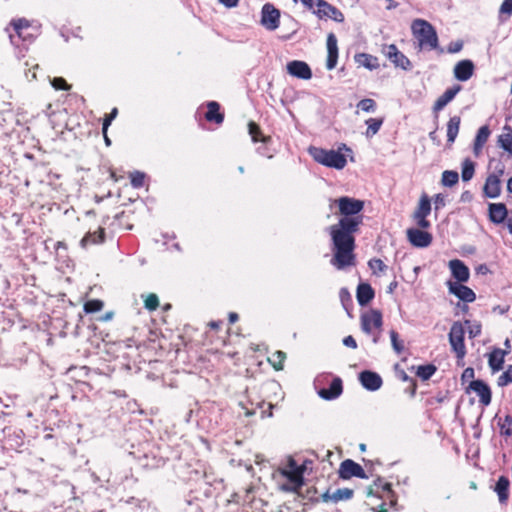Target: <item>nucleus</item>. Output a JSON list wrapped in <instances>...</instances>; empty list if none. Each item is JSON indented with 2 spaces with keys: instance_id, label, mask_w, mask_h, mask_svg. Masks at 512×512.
Listing matches in <instances>:
<instances>
[{
  "instance_id": "f257e3e1",
  "label": "nucleus",
  "mask_w": 512,
  "mask_h": 512,
  "mask_svg": "<svg viewBox=\"0 0 512 512\" xmlns=\"http://www.w3.org/2000/svg\"><path fill=\"white\" fill-rule=\"evenodd\" d=\"M338 205L339 214L342 216L337 224L329 227L332 241L333 257L331 264L338 270L355 265V237L363 222L360 212L364 208V202L348 196L334 200Z\"/></svg>"
},
{
  "instance_id": "f03ea898",
  "label": "nucleus",
  "mask_w": 512,
  "mask_h": 512,
  "mask_svg": "<svg viewBox=\"0 0 512 512\" xmlns=\"http://www.w3.org/2000/svg\"><path fill=\"white\" fill-rule=\"evenodd\" d=\"M413 37L417 40L420 50L438 48V35L435 28L424 19H415L411 24Z\"/></svg>"
},
{
  "instance_id": "7ed1b4c3",
  "label": "nucleus",
  "mask_w": 512,
  "mask_h": 512,
  "mask_svg": "<svg viewBox=\"0 0 512 512\" xmlns=\"http://www.w3.org/2000/svg\"><path fill=\"white\" fill-rule=\"evenodd\" d=\"M342 150L351 151L346 144H342L338 150H326L323 148L311 147L309 149V153L319 164L341 170L347 163L346 157L341 152Z\"/></svg>"
},
{
  "instance_id": "20e7f679",
  "label": "nucleus",
  "mask_w": 512,
  "mask_h": 512,
  "mask_svg": "<svg viewBox=\"0 0 512 512\" xmlns=\"http://www.w3.org/2000/svg\"><path fill=\"white\" fill-rule=\"evenodd\" d=\"M465 330L461 322L456 321L452 324L449 332V343L451 349L455 352L457 358L462 359L466 354V348L464 344Z\"/></svg>"
},
{
  "instance_id": "39448f33",
  "label": "nucleus",
  "mask_w": 512,
  "mask_h": 512,
  "mask_svg": "<svg viewBox=\"0 0 512 512\" xmlns=\"http://www.w3.org/2000/svg\"><path fill=\"white\" fill-rule=\"evenodd\" d=\"M431 213V201L427 194H423L420 197L418 206L413 213V219L415 220L418 227L422 229H428L431 226L430 221L426 217Z\"/></svg>"
},
{
  "instance_id": "423d86ee",
  "label": "nucleus",
  "mask_w": 512,
  "mask_h": 512,
  "mask_svg": "<svg viewBox=\"0 0 512 512\" xmlns=\"http://www.w3.org/2000/svg\"><path fill=\"white\" fill-rule=\"evenodd\" d=\"M338 475L339 478L344 480H348L352 477H358L361 479L368 478L362 466L351 459H346L341 462Z\"/></svg>"
},
{
  "instance_id": "0eeeda50",
  "label": "nucleus",
  "mask_w": 512,
  "mask_h": 512,
  "mask_svg": "<svg viewBox=\"0 0 512 512\" xmlns=\"http://www.w3.org/2000/svg\"><path fill=\"white\" fill-rule=\"evenodd\" d=\"M382 52L395 67H399L403 70H409L411 68L410 60L398 50L395 44L384 45Z\"/></svg>"
},
{
  "instance_id": "6e6552de",
  "label": "nucleus",
  "mask_w": 512,
  "mask_h": 512,
  "mask_svg": "<svg viewBox=\"0 0 512 512\" xmlns=\"http://www.w3.org/2000/svg\"><path fill=\"white\" fill-rule=\"evenodd\" d=\"M280 11L272 4L266 3L261 11V24L270 31H274L279 27Z\"/></svg>"
},
{
  "instance_id": "1a4fd4ad",
  "label": "nucleus",
  "mask_w": 512,
  "mask_h": 512,
  "mask_svg": "<svg viewBox=\"0 0 512 512\" xmlns=\"http://www.w3.org/2000/svg\"><path fill=\"white\" fill-rule=\"evenodd\" d=\"M320 19L331 18L336 22H343V13L325 0H318L317 9L313 11Z\"/></svg>"
},
{
  "instance_id": "9d476101",
  "label": "nucleus",
  "mask_w": 512,
  "mask_h": 512,
  "mask_svg": "<svg viewBox=\"0 0 512 512\" xmlns=\"http://www.w3.org/2000/svg\"><path fill=\"white\" fill-rule=\"evenodd\" d=\"M281 474L289 480V484L282 485L281 489L286 492H296L302 485L303 481V469H282Z\"/></svg>"
},
{
  "instance_id": "9b49d317",
  "label": "nucleus",
  "mask_w": 512,
  "mask_h": 512,
  "mask_svg": "<svg viewBox=\"0 0 512 512\" xmlns=\"http://www.w3.org/2000/svg\"><path fill=\"white\" fill-rule=\"evenodd\" d=\"M409 242L418 248L428 247L433 240L432 234L417 228H409L406 231Z\"/></svg>"
},
{
  "instance_id": "f8f14e48",
  "label": "nucleus",
  "mask_w": 512,
  "mask_h": 512,
  "mask_svg": "<svg viewBox=\"0 0 512 512\" xmlns=\"http://www.w3.org/2000/svg\"><path fill=\"white\" fill-rule=\"evenodd\" d=\"M382 314L379 310H371L361 316V328L363 332L370 334L372 328H381Z\"/></svg>"
},
{
  "instance_id": "ddd939ff",
  "label": "nucleus",
  "mask_w": 512,
  "mask_h": 512,
  "mask_svg": "<svg viewBox=\"0 0 512 512\" xmlns=\"http://www.w3.org/2000/svg\"><path fill=\"white\" fill-rule=\"evenodd\" d=\"M287 71L290 75L299 79L308 80L312 77V71L306 62L294 60L287 64Z\"/></svg>"
},
{
  "instance_id": "4468645a",
  "label": "nucleus",
  "mask_w": 512,
  "mask_h": 512,
  "mask_svg": "<svg viewBox=\"0 0 512 512\" xmlns=\"http://www.w3.org/2000/svg\"><path fill=\"white\" fill-rule=\"evenodd\" d=\"M469 388L479 396V402L484 406L491 403V389L482 380H473L469 384Z\"/></svg>"
},
{
  "instance_id": "2eb2a0df",
  "label": "nucleus",
  "mask_w": 512,
  "mask_h": 512,
  "mask_svg": "<svg viewBox=\"0 0 512 512\" xmlns=\"http://www.w3.org/2000/svg\"><path fill=\"white\" fill-rule=\"evenodd\" d=\"M474 69V63L471 60H461L454 66V77L458 81H467L472 77Z\"/></svg>"
},
{
  "instance_id": "dca6fc26",
  "label": "nucleus",
  "mask_w": 512,
  "mask_h": 512,
  "mask_svg": "<svg viewBox=\"0 0 512 512\" xmlns=\"http://www.w3.org/2000/svg\"><path fill=\"white\" fill-rule=\"evenodd\" d=\"M362 386L369 391H376L382 386V378L372 371H363L359 375Z\"/></svg>"
},
{
  "instance_id": "f3484780",
  "label": "nucleus",
  "mask_w": 512,
  "mask_h": 512,
  "mask_svg": "<svg viewBox=\"0 0 512 512\" xmlns=\"http://www.w3.org/2000/svg\"><path fill=\"white\" fill-rule=\"evenodd\" d=\"M326 44H327L326 68L328 70H332L336 67L337 60H338L337 38L333 33L328 34Z\"/></svg>"
},
{
  "instance_id": "a211bd4d",
  "label": "nucleus",
  "mask_w": 512,
  "mask_h": 512,
  "mask_svg": "<svg viewBox=\"0 0 512 512\" xmlns=\"http://www.w3.org/2000/svg\"><path fill=\"white\" fill-rule=\"evenodd\" d=\"M449 292L457 296L460 300L464 302H473L476 298V295L472 289L469 287L462 285L460 283H452L449 282Z\"/></svg>"
},
{
  "instance_id": "6ab92c4d",
  "label": "nucleus",
  "mask_w": 512,
  "mask_h": 512,
  "mask_svg": "<svg viewBox=\"0 0 512 512\" xmlns=\"http://www.w3.org/2000/svg\"><path fill=\"white\" fill-rule=\"evenodd\" d=\"M354 491L349 488H339L333 492L326 491L322 494V500L324 502L337 503L342 500H349L353 497Z\"/></svg>"
},
{
  "instance_id": "aec40b11",
  "label": "nucleus",
  "mask_w": 512,
  "mask_h": 512,
  "mask_svg": "<svg viewBox=\"0 0 512 512\" xmlns=\"http://www.w3.org/2000/svg\"><path fill=\"white\" fill-rule=\"evenodd\" d=\"M483 192L488 198H497L501 193L499 175H489L485 181Z\"/></svg>"
},
{
  "instance_id": "412c9836",
  "label": "nucleus",
  "mask_w": 512,
  "mask_h": 512,
  "mask_svg": "<svg viewBox=\"0 0 512 512\" xmlns=\"http://www.w3.org/2000/svg\"><path fill=\"white\" fill-rule=\"evenodd\" d=\"M343 391L342 380L339 377H336L331 382L329 388L321 389L318 394L321 398L325 400H333L338 398Z\"/></svg>"
},
{
  "instance_id": "4be33fe9",
  "label": "nucleus",
  "mask_w": 512,
  "mask_h": 512,
  "mask_svg": "<svg viewBox=\"0 0 512 512\" xmlns=\"http://www.w3.org/2000/svg\"><path fill=\"white\" fill-rule=\"evenodd\" d=\"M461 90L460 85H454L448 88L438 99L435 101L433 105V111L439 112L441 111L449 102H451L457 93Z\"/></svg>"
},
{
  "instance_id": "5701e85b",
  "label": "nucleus",
  "mask_w": 512,
  "mask_h": 512,
  "mask_svg": "<svg viewBox=\"0 0 512 512\" xmlns=\"http://www.w3.org/2000/svg\"><path fill=\"white\" fill-rule=\"evenodd\" d=\"M449 268L453 277L456 278L459 282L468 281L470 275L469 269L461 260H451L449 262Z\"/></svg>"
},
{
  "instance_id": "b1692460",
  "label": "nucleus",
  "mask_w": 512,
  "mask_h": 512,
  "mask_svg": "<svg viewBox=\"0 0 512 512\" xmlns=\"http://www.w3.org/2000/svg\"><path fill=\"white\" fill-rule=\"evenodd\" d=\"M375 296L374 290L368 283H361L357 287L356 298L360 306H366Z\"/></svg>"
},
{
  "instance_id": "393cba45",
  "label": "nucleus",
  "mask_w": 512,
  "mask_h": 512,
  "mask_svg": "<svg viewBox=\"0 0 512 512\" xmlns=\"http://www.w3.org/2000/svg\"><path fill=\"white\" fill-rule=\"evenodd\" d=\"M507 216V208L503 203L489 204V218L493 223H502Z\"/></svg>"
},
{
  "instance_id": "a878e982",
  "label": "nucleus",
  "mask_w": 512,
  "mask_h": 512,
  "mask_svg": "<svg viewBox=\"0 0 512 512\" xmlns=\"http://www.w3.org/2000/svg\"><path fill=\"white\" fill-rule=\"evenodd\" d=\"M506 353V351L496 348L489 354L488 363L493 372L502 369Z\"/></svg>"
},
{
  "instance_id": "bb28decb",
  "label": "nucleus",
  "mask_w": 512,
  "mask_h": 512,
  "mask_svg": "<svg viewBox=\"0 0 512 512\" xmlns=\"http://www.w3.org/2000/svg\"><path fill=\"white\" fill-rule=\"evenodd\" d=\"M494 491L497 493L499 502L504 504L509 497V479L506 476L499 477Z\"/></svg>"
},
{
  "instance_id": "cd10ccee",
  "label": "nucleus",
  "mask_w": 512,
  "mask_h": 512,
  "mask_svg": "<svg viewBox=\"0 0 512 512\" xmlns=\"http://www.w3.org/2000/svg\"><path fill=\"white\" fill-rule=\"evenodd\" d=\"M355 61L360 66H363L369 70H375L379 67L378 58L367 53L356 54Z\"/></svg>"
},
{
  "instance_id": "c85d7f7f",
  "label": "nucleus",
  "mask_w": 512,
  "mask_h": 512,
  "mask_svg": "<svg viewBox=\"0 0 512 512\" xmlns=\"http://www.w3.org/2000/svg\"><path fill=\"white\" fill-rule=\"evenodd\" d=\"M491 134V131L487 125H484L479 128L477 135L474 140V151L475 153H478L480 150H482L484 144L487 142L489 136Z\"/></svg>"
},
{
  "instance_id": "c756f323",
  "label": "nucleus",
  "mask_w": 512,
  "mask_h": 512,
  "mask_svg": "<svg viewBox=\"0 0 512 512\" xmlns=\"http://www.w3.org/2000/svg\"><path fill=\"white\" fill-rule=\"evenodd\" d=\"M498 144L503 150L512 154V128L510 126L504 127V133L498 137Z\"/></svg>"
},
{
  "instance_id": "7c9ffc66",
  "label": "nucleus",
  "mask_w": 512,
  "mask_h": 512,
  "mask_svg": "<svg viewBox=\"0 0 512 512\" xmlns=\"http://www.w3.org/2000/svg\"><path fill=\"white\" fill-rule=\"evenodd\" d=\"M208 111L206 113V119L208 121H214L217 124H220L224 120V115L219 112L220 106L217 102L211 101L208 103Z\"/></svg>"
},
{
  "instance_id": "2f4dec72",
  "label": "nucleus",
  "mask_w": 512,
  "mask_h": 512,
  "mask_svg": "<svg viewBox=\"0 0 512 512\" xmlns=\"http://www.w3.org/2000/svg\"><path fill=\"white\" fill-rule=\"evenodd\" d=\"M461 119L453 116L447 123V141L453 143L458 135Z\"/></svg>"
},
{
  "instance_id": "473e14b6",
  "label": "nucleus",
  "mask_w": 512,
  "mask_h": 512,
  "mask_svg": "<svg viewBox=\"0 0 512 512\" xmlns=\"http://www.w3.org/2000/svg\"><path fill=\"white\" fill-rule=\"evenodd\" d=\"M285 359L286 353L278 350L272 353L270 357H268V362L273 366L275 370L280 371L283 369Z\"/></svg>"
},
{
  "instance_id": "72a5a7b5",
  "label": "nucleus",
  "mask_w": 512,
  "mask_h": 512,
  "mask_svg": "<svg viewBox=\"0 0 512 512\" xmlns=\"http://www.w3.org/2000/svg\"><path fill=\"white\" fill-rule=\"evenodd\" d=\"M459 181V174L453 170H445L442 173L441 183L443 186L452 187Z\"/></svg>"
},
{
  "instance_id": "f704fd0d",
  "label": "nucleus",
  "mask_w": 512,
  "mask_h": 512,
  "mask_svg": "<svg viewBox=\"0 0 512 512\" xmlns=\"http://www.w3.org/2000/svg\"><path fill=\"white\" fill-rule=\"evenodd\" d=\"M104 239V229L99 228L97 232L94 233H88L83 239L81 240L82 247H86L88 243H100Z\"/></svg>"
},
{
  "instance_id": "c9c22d12",
  "label": "nucleus",
  "mask_w": 512,
  "mask_h": 512,
  "mask_svg": "<svg viewBox=\"0 0 512 512\" xmlns=\"http://www.w3.org/2000/svg\"><path fill=\"white\" fill-rule=\"evenodd\" d=\"M474 172H475L474 162L471 161L470 159H465L462 163V173H461L462 180L465 182L471 180L474 176Z\"/></svg>"
},
{
  "instance_id": "e433bc0d",
  "label": "nucleus",
  "mask_w": 512,
  "mask_h": 512,
  "mask_svg": "<svg viewBox=\"0 0 512 512\" xmlns=\"http://www.w3.org/2000/svg\"><path fill=\"white\" fill-rule=\"evenodd\" d=\"M437 368L433 364L421 365L417 369V376L423 381L429 380L436 372Z\"/></svg>"
},
{
  "instance_id": "4c0bfd02",
  "label": "nucleus",
  "mask_w": 512,
  "mask_h": 512,
  "mask_svg": "<svg viewBox=\"0 0 512 512\" xmlns=\"http://www.w3.org/2000/svg\"><path fill=\"white\" fill-rule=\"evenodd\" d=\"M249 128V134L251 135V138L253 142H267L269 137H265L261 135L260 127L255 122H249L248 124Z\"/></svg>"
},
{
  "instance_id": "58836bf2",
  "label": "nucleus",
  "mask_w": 512,
  "mask_h": 512,
  "mask_svg": "<svg viewBox=\"0 0 512 512\" xmlns=\"http://www.w3.org/2000/svg\"><path fill=\"white\" fill-rule=\"evenodd\" d=\"M382 123L383 120L377 118H369L366 120V124L368 126L366 130V136L370 137L375 135L380 130Z\"/></svg>"
},
{
  "instance_id": "ea45409f",
  "label": "nucleus",
  "mask_w": 512,
  "mask_h": 512,
  "mask_svg": "<svg viewBox=\"0 0 512 512\" xmlns=\"http://www.w3.org/2000/svg\"><path fill=\"white\" fill-rule=\"evenodd\" d=\"M501 430V434L505 436L512 435V416L506 415L503 419L498 422Z\"/></svg>"
},
{
  "instance_id": "a19ab883",
  "label": "nucleus",
  "mask_w": 512,
  "mask_h": 512,
  "mask_svg": "<svg viewBox=\"0 0 512 512\" xmlns=\"http://www.w3.org/2000/svg\"><path fill=\"white\" fill-rule=\"evenodd\" d=\"M103 307H104L103 301H101L99 299H91V300H88L84 304V311L86 313H95V312L101 311L103 309Z\"/></svg>"
},
{
  "instance_id": "79ce46f5",
  "label": "nucleus",
  "mask_w": 512,
  "mask_h": 512,
  "mask_svg": "<svg viewBox=\"0 0 512 512\" xmlns=\"http://www.w3.org/2000/svg\"><path fill=\"white\" fill-rule=\"evenodd\" d=\"M159 306V298L156 294L150 293L144 300V307L149 311H154Z\"/></svg>"
},
{
  "instance_id": "37998d69",
  "label": "nucleus",
  "mask_w": 512,
  "mask_h": 512,
  "mask_svg": "<svg viewBox=\"0 0 512 512\" xmlns=\"http://www.w3.org/2000/svg\"><path fill=\"white\" fill-rule=\"evenodd\" d=\"M357 108L364 112L372 113L376 110V102L373 99L365 98L358 102Z\"/></svg>"
},
{
  "instance_id": "c03bdc74",
  "label": "nucleus",
  "mask_w": 512,
  "mask_h": 512,
  "mask_svg": "<svg viewBox=\"0 0 512 512\" xmlns=\"http://www.w3.org/2000/svg\"><path fill=\"white\" fill-rule=\"evenodd\" d=\"M510 383H512V365H509L497 380V384L500 387L507 386Z\"/></svg>"
},
{
  "instance_id": "a18cd8bd",
  "label": "nucleus",
  "mask_w": 512,
  "mask_h": 512,
  "mask_svg": "<svg viewBox=\"0 0 512 512\" xmlns=\"http://www.w3.org/2000/svg\"><path fill=\"white\" fill-rule=\"evenodd\" d=\"M390 339L394 351L397 354H400L404 349V345L402 341L399 340V335L395 330L390 331Z\"/></svg>"
},
{
  "instance_id": "49530a36",
  "label": "nucleus",
  "mask_w": 512,
  "mask_h": 512,
  "mask_svg": "<svg viewBox=\"0 0 512 512\" xmlns=\"http://www.w3.org/2000/svg\"><path fill=\"white\" fill-rule=\"evenodd\" d=\"M130 178H131V185L134 188H140L144 185V178H145L144 173L135 171V172L131 173Z\"/></svg>"
},
{
  "instance_id": "de8ad7c7",
  "label": "nucleus",
  "mask_w": 512,
  "mask_h": 512,
  "mask_svg": "<svg viewBox=\"0 0 512 512\" xmlns=\"http://www.w3.org/2000/svg\"><path fill=\"white\" fill-rule=\"evenodd\" d=\"M369 267L373 270L374 273L377 272H384L387 270V266L384 264V262L381 259H371L368 262Z\"/></svg>"
},
{
  "instance_id": "09e8293b",
  "label": "nucleus",
  "mask_w": 512,
  "mask_h": 512,
  "mask_svg": "<svg viewBox=\"0 0 512 512\" xmlns=\"http://www.w3.org/2000/svg\"><path fill=\"white\" fill-rule=\"evenodd\" d=\"M13 26L18 37L26 39L25 36H23V29L29 27L28 21L26 19H18L13 21Z\"/></svg>"
},
{
  "instance_id": "8fccbe9b",
  "label": "nucleus",
  "mask_w": 512,
  "mask_h": 512,
  "mask_svg": "<svg viewBox=\"0 0 512 512\" xmlns=\"http://www.w3.org/2000/svg\"><path fill=\"white\" fill-rule=\"evenodd\" d=\"M51 85L56 90H70L71 86L62 77H55L51 80Z\"/></svg>"
},
{
  "instance_id": "3c124183",
  "label": "nucleus",
  "mask_w": 512,
  "mask_h": 512,
  "mask_svg": "<svg viewBox=\"0 0 512 512\" xmlns=\"http://www.w3.org/2000/svg\"><path fill=\"white\" fill-rule=\"evenodd\" d=\"M117 114H118L117 108H113L111 113L109 115H106V117L103 121V127H102L103 134H106L108 127L111 125V122L117 116Z\"/></svg>"
},
{
  "instance_id": "603ef678",
  "label": "nucleus",
  "mask_w": 512,
  "mask_h": 512,
  "mask_svg": "<svg viewBox=\"0 0 512 512\" xmlns=\"http://www.w3.org/2000/svg\"><path fill=\"white\" fill-rule=\"evenodd\" d=\"M433 202H434V209L436 211H438L446 205V196L441 193L436 194L434 196Z\"/></svg>"
},
{
  "instance_id": "864d4df0",
  "label": "nucleus",
  "mask_w": 512,
  "mask_h": 512,
  "mask_svg": "<svg viewBox=\"0 0 512 512\" xmlns=\"http://www.w3.org/2000/svg\"><path fill=\"white\" fill-rule=\"evenodd\" d=\"M462 48H463L462 41L451 42L447 47V52L451 53V54L458 53L462 50Z\"/></svg>"
},
{
  "instance_id": "5fc2aeb1",
  "label": "nucleus",
  "mask_w": 512,
  "mask_h": 512,
  "mask_svg": "<svg viewBox=\"0 0 512 512\" xmlns=\"http://www.w3.org/2000/svg\"><path fill=\"white\" fill-rule=\"evenodd\" d=\"M499 12L501 14H512V0H504L500 6Z\"/></svg>"
},
{
  "instance_id": "6e6d98bb",
  "label": "nucleus",
  "mask_w": 512,
  "mask_h": 512,
  "mask_svg": "<svg viewBox=\"0 0 512 512\" xmlns=\"http://www.w3.org/2000/svg\"><path fill=\"white\" fill-rule=\"evenodd\" d=\"M469 336L471 338H475L481 333V325L478 323H475L469 327Z\"/></svg>"
},
{
  "instance_id": "4d7b16f0",
  "label": "nucleus",
  "mask_w": 512,
  "mask_h": 512,
  "mask_svg": "<svg viewBox=\"0 0 512 512\" xmlns=\"http://www.w3.org/2000/svg\"><path fill=\"white\" fill-rule=\"evenodd\" d=\"M343 344L346 346V347H349V348H352V349H356L357 348V343H356V340L353 338V336L349 335V336H346L344 339H343Z\"/></svg>"
},
{
  "instance_id": "13d9d810",
  "label": "nucleus",
  "mask_w": 512,
  "mask_h": 512,
  "mask_svg": "<svg viewBox=\"0 0 512 512\" xmlns=\"http://www.w3.org/2000/svg\"><path fill=\"white\" fill-rule=\"evenodd\" d=\"M474 378V369L471 368V367H468L466 368L463 373H462V376H461V379L463 381H466V380H469V379H472Z\"/></svg>"
},
{
  "instance_id": "bf43d9fd",
  "label": "nucleus",
  "mask_w": 512,
  "mask_h": 512,
  "mask_svg": "<svg viewBox=\"0 0 512 512\" xmlns=\"http://www.w3.org/2000/svg\"><path fill=\"white\" fill-rule=\"evenodd\" d=\"M226 8H234L238 5L239 0H218Z\"/></svg>"
},
{
  "instance_id": "052dcab7",
  "label": "nucleus",
  "mask_w": 512,
  "mask_h": 512,
  "mask_svg": "<svg viewBox=\"0 0 512 512\" xmlns=\"http://www.w3.org/2000/svg\"><path fill=\"white\" fill-rule=\"evenodd\" d=\"M303 5L307 7L308 9H312L314 5L318 3V0H301Z\"/></svg>"
},
{
  "instance_id": "680f3d73",
  "label": "nucleus",
  "mask_w": 512,
  "mask_h": 512,
  "mask_svg": "<svg viewBox=\"0 0 512 512\" xmlns=\"http://www.w3.org/2000/svg\"><path fill=\"white\" fill-rule=\"evenodd\" d=\"M301 469L293 458L288 460V470Z\"/></svg>"
},
{
  "instance_id": "e2e57ef3",
  "label": "nucleus",
  "mask_w": 512,
  "mask_h": 512,
  "mask_svg": "<svg viewBox=\"0 0 512 512\" xmlns=\"http://www.w3.org/2000/svg\"><path fill=\"white\" fill-rule=\"evenodd\" d=\"M237 320H238V314L235 313V312H231L229 314V322L230 323H235Z\"/></svg>"
},
{
  "instance_id": "0e129e2a",
  "label": "nucleus",
  "mask_w": 512,
  "mask_h": 512,
  "mask_svg": "<svg viewBox=\"0 0 512 512\" xmlns=\"http://www.w3.org/2000/svg\"><path fill=\"white\" fill-rule=\"evenodd\" d=\"M387 2H388V5L386 8L388 10L394 9L398 6L397 2H395L394 0H387Z\"/></svg>"
},
{
  "instance_id": "69168bd1",
  "label": "nucleus",
  "mask_w": 512,
  "mask_h": 512,
  "mask_svg": "<svg viewBox=\"0 0 512 512\" xmlns=\"http://www.w3.org/2000/svg\"><path fill=\"white\" fill-rule=\"evenodd\" d=\"M504 174V166L501 165V167L499 169L496 170L495 173H493L492 175H499V178Z\"/></svg>"
},
{
  "instance_id": "338daca9",
  "label": "nucleus",
  "mask_w": 512,
  "mask_h": 512,
  "mask_svg": "<svg viewBox=\"0 0 512 512\" xmlns=\"http://www.w3.org/2000/svg\"><path fill=\"white\" fill-rule=\"evenodd\" d=\"M112 317H113V313H112V312H107V313L103 316L102 320H104V321H108V320H111V319H112Z\"/></svg>"
},
{
  "instance_id": "774afa93",
  "label": "nucleus",
  "mask_w": 512,
  "mask_h": 512,
  "mask_svg": "<svg viewBox=\"0 0 512 512\" xmlns=\"http://www.w3.org/2000/svg\"><path fill=\"white\" fill-rule=\"evenodd\" d=\"M507 190L512 193V177L507 182Z\"/></svg>"
}]
</instances>
